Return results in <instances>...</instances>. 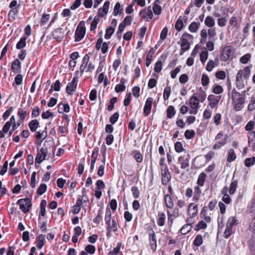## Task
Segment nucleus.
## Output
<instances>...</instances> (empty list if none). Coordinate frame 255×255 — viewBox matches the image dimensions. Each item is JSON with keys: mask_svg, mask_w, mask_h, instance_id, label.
I'll use <instances>...</instances> for the list:
<instances>
[{"mask_svg": "<svg viewBox=\"0 0 255 255\" xmlns=\"http://www.w3.org/2000/svg\"><path fill=\"white\" fill-rule=\"evenodd\" d=\"M231 98L232 103L235 104V110L237 111H241L245 103V96L234 89L232 91Z\"/></svg>", "mask_w": 255, "mask_h": 255, "instance_id": "1", "label": "nucleus"}, {"mask_svg": "<svg viewBox=\"0 0 255 255\" xmlns=\"http://www.w3.org/2000/svg\"><path fill=\"white\" fill-rule=\"evenodd\" d=\"M86 33V28L85 22L83 21H81L76 28L75 33V41L79 42L81 41L84 37Z\"/></svg>", "mask_w": 255, "mask_h": 255, "instance_id": "2", "label": "nucleus"}, {"mask_svg": "<svg viewBox=\"0 0 255 255\" xmlns=\"http://www.w3.org/2000/svg\"><path fill=\"white\" fill-rule=\"evenodd\" d=\"M161 182L164 185H167L171 178V175L167 166L160 168Z\"/></svg>", "mask_w": 255, "mask_h": 255, "instance_id": "3", "label": "nucleus"}, {"mask_svg": "<svg viewBox=\"0 0 255 255\" xmlns=\"http://www.w3.org/2000/svg\"><path fill=\"white\" fill-rule=\"evenodd\" d=\"M16 204L19 205L20 209L24 213H27L30 210L32 204L31 200L29 198L19 199Z\"/></svg>", "mask_w": 255, "mask_h": 255, "instance_id": "4", "label": "nucleus"}, {"mask_svg": "<svg viewBox=\"0 0 255 255\" xmlns=\"http://www.w3.org/2000/svg\"><path fill=\"white\" fill-rule=\"evenodd\" d=\"M47 153V149L46 147H42L40 150L37 151V155L35 158V165L37 163L40 164L44 160Z\"/></svg>", "mask_w": 255, "mask_h": 255, "instance_id": "5", "label": "nucleus"}, {"mask_svg": "<svg viewBox=\"0 0 255 255\" xmlns=\"http://www.w3.org/2000/svg\"><path fill=\"white\" fill-rule=\"evenodd\" d=\"M78 82V78L75 77L72 79L71 82L68 83L66 89V92L68 94L70 95L73 94V92H74L76 90Z\"/></svg>", "mask_w": 255, "mask_h": 255, "instance_id": "6", "label": "nucleus"}, {"mask_svg": "<svg viewBox=\"0 0 255 255\" xmlns=\"http://www.w3.org/2000/svg\"><path fill=\"white\" fill-rule=\"evenodd\" d=\"M64 33L65 31L62 28H58L53 31L52 36L57 41H61L64 37Z\"/></svg>", "mask_w": 255, "mask_h": 255, "instance_id": "7", "label": "nucleus"}, {"mask_svg": "<svg viewBox=\"0 0 255 255\" xmlns=\"http://www.w3.org/2000/svg\"><path fill=\"white\" fill-rule=\"evenodd\" d=\"M233 48L231 46H225L223 50L222 54V58L224 61H227L230 56L233 54Z\"/></svg>", "mask_w": 255, "mask_h": 255, "instance_id": "8", "label": "nucleus"}, {"mask_svg": "<svg viewBox=\"0 0 255 255\" xmlns=\"http://www.w3.org/2000/svg\"><path fill=\"white\" fill-rule=\"evenodd\" d=\"M221 99V96H216L214 95H210L208 97V100L210 102L209 106L212 109H213L217 106Z\"/></svg>", "mask_w": 255, "mask_h": 255, "instance_id": "9", "label": "nucleus"}, {"mask_svg": "<svg viewBox=\"0 0 255 255\" xmlns=\"http://www.w3.org/2000/svg\"><path fill=\"white\" fill-rule=\"evenodd\" d=\"M139 14L141 15L142 18H146L147 21H149L153 16L152 12L150 6L148 7L147 9L141 10Z\"/></svg>", "mask_w": 255, "mask_h": 255, "instance_id": "10", "label": "nucleus"}, {"mask_svg": "<svg viewBox=\"0 0 255 255\" xmlns=\"http://www.w3.org/2000/svg\"><path fill=\"white\" fill-rule=\"evenodd\" d=\"M152 102L153 99L151 97L148 98L145 102L143 109V113L145 116H148L151 112Z\"/></svg>", "mask_w": 255, "mask_h": 255, "instance_id": "11", "label": "nucleus"}, {"mask_svg": "<svg viewBox=\"0 0 255 255\" xmlns=\"http://www.w3.org/2000/svg\"><path fill=\"white\" fill-rule=\"evenodd\" d=\"M198 212V206L194 203H190L188 206V213L190 218L195 217Z\"/></svg>", "mask_w": 255, "mask_h": 255, "instance_id": "12", "label": "nucleus"}, {"mask_svg": "<svg viewBox=\"0 0 255 255\" xmlns=\"http://www.w3.org/2000/svg\"><path fill=\"white\" fill-rule=\"evenodd\" d=\"M187 19L188 18L187 16H184L183 17H182L181 16H180L175 23V29L178 31H181L184 26L183 20L186 22Z\"/></svg>", "mask_w": 255, "mask_h": 255, "instance_id": "13", "label": "nucleus"}, {"mask_svg": "<svg viewBox=\"0 0 255 255\" xmlns=\"http://www.w3.org/2000/svg\"><path fill=\"white\" fill-rule=\"evenodd\" d=\"M178 160L180 162L182 169H186L189 167V158H185L184 156H181L179 157Z\"/></svg>", "mask_w": 255, "mask_h": 255, "instance_id": "14", "label": "nucleus"}, {"mask_svg": "<svg viewBox=\"0 0 255 255\" xmlns=\"http://www.w3.org/2000/svg\"><path fill=\"white\" fill-rule=\"evenodd\" d=\"M237 87L239 89H241L245 87V83L242 76V72H238L236 76Z\"/></svg>", "mask_w": 255, "mask_h": 255, "instance_id": "15", "label": "nucleus"}, {"mask_svg": "<svg viewBox=\"0 0 255 255\" xmlns=\"http://www.w3.org/2000/svg\"><path fill=\"white\" fill-rule=\"evenodd\" d=\"M117 222L115 219L112 220V225L107 227V236L108 237H111V231L116 232L118 230Z\"/></svg>", "mask_w": 255, "mask_h": 255, "instance_id": "16", "label": "nucleus"}, {"mask_svg": "<svg viewBox=\"0 0 255 255\" xmlns=\"http://www.w3.org/2000/svg\"><path fill=\"white\" fill-rule=\"evenodd\" d=\"M70 110V108L68 104L60 103L58 105V111L59 113H68Z\"/></svg>", "mask_w": 255, "mask_h": 255, "instance_id": "17", "label": "nucleus"}, {"mask_svg": "<svg viewBox=\"0 0 255 255\" xmlns=\"http://www.w3.org/2000/svg\"><path fill=\"white\" fill-rule=\"evenodd\" d=\"M199 99L194 94L190 99V106L192 109H197L198 107Z\"/></svg>", "mask_w": 255, "mask_h": 255, "instance_id": "18", "label": "nucleus"}, {"mask_svg": "<svg viewBox=\"0 0 255 255\" xmlns=\"http://www.w3.org/2000/svg\"><path fill=\"white\" fill-rule=\"evenodd\" d=\"M89 60V56L88 54H86L83 58L82 63L80 68V71L82 73H83L86 69Z\"/></svg>", "mask_w": 255, "mask_h": 255, "instance_id": "19", "label": "nucleus"}, {"mask_svg": "<svg viewBox=\"0 0 255 255\" xmlns=\"http://www.w3.org/2000/svg\"><path fill=\"white\" fill-rule=\"evenodd\" d=\"M133 158L137 162H141L142 161L143 156L139 151L134 150H133L131 153Z\"/></svg>", "mask_w": 255, "mask_h": 255, "instance_id": "20", "label": "nucleus"}, {"mask_svg": "<svg viewBox=\"0 0 255 255\" xmlns=\"http://www.w3.org/2000/svg\"><path fill=\"white\" fill-rule=\"evenodd\" d=\"M242 72V76L244 77V79L247 80L251 74V69L248 66L246 67L243 70H240L238 72Z\"/></svg>", "mask_w": 255, "mask_h": 255, "instance_id": "21", "label": "nucleus"}, {"mask_svg": "<svg viewBox=\"0 0 255 255\" xmlns=\"http://www.w3.org/2000/svg\"><path fill=\"white\" fill-rule=\"evenodd\" d=\"M111 212L109 208H107L106 210V214L105 217V220L107 227L111 226Z\"/></svg>", "mask_w": 255, "mask_h": 255, "instance_id": "22", "label": "nucleus"}, {"mask_svg": "<svg viewBox=\"0 0 255 255\" xmlns=\"http://www.w3.org/2000/svg\"><path fill=\"white\" fill-rule=\"evenodd\" d=\"M39 126V123L36 120H33L31 121L28 124L29 128L30 130L32 132L36 131Z\"/></svg>", "mask_w": 255, "mask_h": 255, "instance_id": "23", "label": "nucleus"}, {"mask_svg": "<svg viewBox=\"0 0 255 255\" xmlns=\"http://www.w3.org/2000/svg\"><path fill=\"white\" fill-rule=\"evenodd\" d=\"M207 175L204 172L201 173L198 178L197 183L200 186H203L204 184Z\"/></svg>", "mask_w": 255, "mask_h": 255, "instance_id": "24", "label": "nucleus"}, {"mask_svg": "<svg viewBox=\"0 0 255 255\" xmlns=\"http://www.w3.org/2000/svg\"><path fill=\"white\" fill-rule=\"evenodd\" d=\"M164 200L166 206L170 209H171L173 206V203L172 199L170 195L166 194L164 197Z\"/></svg>", "mask_w": 255, "mask_h": 255, "instance_id": "25", "label": "nucleus"}, {"mask_svg": "<svg viewBox=\"0 0 255 255\" xmlns=\"http://www.w3.org/2000/svg\"><path fill=\"white\" fill-rule=\"evenodd\" d=\"M21 63L18 59L14 60L11 63V69L13 72L18 71L20 69Z\"/></svg>", "mask_w": 255, "mask_h": 255, "instance_id": "26", "label": "nucleus"}, {"mask_svg": "<svg viewBox=\"0 0 255 255\" xmlns=\"http://www.w3.org/2000/svg\"><path fill=\"white\" fill-rule=\"evenodd\" d=\"M205 24L209 27H213L215 24L214 18L211 16H207L205 19Z\"/></svg>", "mask_w": 255, "mask_h": 255, "instance_id": "27", "label": "nucleus"}, {"mask_svg": "<svg viewBox=\"0 0 255 255\" xmlns=\"http://www.w3.org/2000/svg\"><path fill=\"white\" fill-rule=\"evenodd\" d=\"M29 114V111L24 110L22 109H19L17 113V115L19 120L23 121L26 118V116Z\"/></svg>", "mask_w": 255, "mask_h": 255, "instance_id": "28", "label": "nucleus"}, {"mask_svg": "<svg viewBox=\"0 0 255 255\" xmlns=\"http://www.w3.org/2000/svg\"><path fill=\"white\" fill-rule=\"evenodd\" d=\"M37 239L38 242L37 244V247L38 249H41L45 244V236L41 234L39 235L37 237Z\"/></svg>", "mask_w": 255, "mask_h": 255, "instance_id": "29", "label": "nucleus"}, {"mask_svg": "<svg viewBox=\"0 0 255 255\" xmlns=\"http://www.w3.org/2000/svg\"><path fill=\"white\" fill-rule=\"evenodd\" d=\"M11 9L9 10L8 16L9 19L14 20L15 18V16L18 14V7H13V8H10Z\"/></svg>", "mask_w": 255, "mask_h": 255, "instance_id": "30", "label": "nucleus"}, {"mask_svg": "<svg viewBox=\"0 0 255 255\" xmlns=\"http://www.w3.org/2000/svg\"><path fill=\"white\" fill-rule=\"evenodd\" d=\"M167 112V118L168 119H171L176 114V111L175 108L172 106H169L166 110Z\"/></svg>", "mask_w": 255, "mask_h": 255, "instance_id": "31", "label": "nucleus"}, {"mask_svg": "<svg viewBox=\"0 0 255 255\" xmlns=\"http://www.w3.org/2000/svg\"><path fill=\"white\" fill-rule=\"evenodd\" d=\"M47 205V202L45 200H42L40 203V211L39 216L44 217L46 213V206Z\"/></svg>", "mask_w": 255, "mask_h": 255, "instance_id": "32", "label": "nucleus"}, {"mask_svg": "<svg viewBox=\"0 0 255 255\" xmlns=\"http://www.w3.org/2000/svg\"><path fill=\"white\" fill-rule=\"evenodd\" d=\"M159 0H155L153 6V11L155 14L159 15L160 14L162 8L161 7L157 4V2H159Z\"/></svg>", "mask_w": 255, "mask_h": 255, "instance_id": "33", "label": "nucleus"}, {"mask_svg": "<svg viewBox=\"0 0 255 255\" xmlns=\"http://www.w3.org/2000/svg\"><path fill=\"white\" fill-rule=\"evenodd\" d=\"M236 158V155L233 149H230L228 151V155L227 158V161L229 162H231L235 160Z\"/></svg>", "mask_w": 255, "mask_h": 255, "instance_id": "34", "label": "nucleus"}, {"mask_svg": "<svg viewBox=\"0 0 255 255\" xmlns=\"http://www.w3.org/2000/svg\"><path fill=\"white\" fill-rule=\"evenodd\" d=\"M200 23H198L196 22H192L189 26V30L191 32H196L198 30Z\"/></svg>", "mask_w": 255, "mask_h": 255, "instance_id": "35", "label": "nucleus"}, {"mask_svg": "<svg viewBox=\"0 0 255 255\" xmlns=\"http://www.w3.org/2000/svg\"><path fill=\"white\" fill-rule=\"evenodd\" d=\"M238 224V220L236 219L234 217H230L226 224V226L231 227L234 225H236Z\"/></svg>", "mask_w": 255, "mask_h": 255, "instance_id": "36", "label": "nucleus"}, {"mask_svg": "<svg viewBox=\"0 0 255 255\" xmlns=\"http://www.w3.org/2000/svg\"><path fill=\"white\" fill-rule=\"evenodd\" d=\"M115 30V27H113L112 26H110L106 29V34L105 35V38L106 39H110L113 34L114 33Z\"/></svg>", "mask_w": 255, "mask_h": 255, "instance_id": "37", "label": "nucleus"}, {"mask_svg": "<svg viewBox=\"0 0 255 255\" xmlns=\"http://www.w3.org/2000/svg\"><path fill=\"white\" fill-rule=\"evenodd\" d=\"M181 48L183 51H186L190 49V44L185 39L181 38Z\"/></svg>", "mask_w": 255, "mask_h": 255, "instance_id": "38", "label": "nucleus"}, {"mask_svg": "<svg viewBox=\"0 0 255 255\" xmlns=\"http://www.w3.org/2000/svg\"><path fill=\"white\" fill-rule=\"evenodd\" d=\"M27 37H22L20 38L19 41L17 42L16 44V47L18 49H22V48L24 47L26 45V40Z\"/></svg>", "mask_w": 255, "mask_h": 255, "instance_id": "39", "label": "nucleus"}, {"mask_svg": "<svg viewBox=\"0 0 255 255\" xmlns=\"http://www.w3.org/2000/svg\"><path fill=\"white\" fill-rule=\"evenodd\" d=\"M165 214L163 213L158 214V218L157 221V223L159 226H163L164 225V221L165 220Z\"/></svg>", "mask_w": 255, "mask_h": 255, "instance_id": "40", "label": "nucleus"}, {"mask_svg": "<svg viewBox=\"0 0 255 255\" xmlns=\"http://www.w3.org/2000/svg\"><path fill=\"white\" fill-rule=\"evenodd\" d=\"M255 109V96H252L248 106V110L253 111Z\"/></svg>", "mask_w": 255, "mask_h": 255, "instance_id": "41", "label": "nucleus"}, {"mask_svg": "<svg viewBox=\"0 0 255 255\" xmlns=\"http://www.w3.org/2000/svg\"><path fill=\"white\" fill-rule=\"evenodd\" d=\"M192 228V226L189 224H187L185 225H184L182 228L180 230V233L182 235H185L189 233Z\"/></svg>", "mask_w": 255, "mask_h": 255, "instance_id": "42", "label": "nucleus"}, {"mask_svg": "<svg viewBox=\"0 0 255 255\" xmlns=\"http://www.w3.org/2000/svg\"><path fill=\"white\" fill-rule=\"evenodd\" d=\"M99 152V148L98 147H95L92 152V156H91V162L93 163H95L97 159L98 156Z\"/></svg>", "mask_w": 255, "mask_h": 255, "instance_id": "43", "label": "nucleus"}, {"mask_svg": "<svg viewBox=\"0 0 255 255\" xmlns=\"http://www.w3.org/2000/svg\"><path fill=\"white\" fill-rule=\"evenodd\" d=\"M238 186V182L237 181H234L231 182L230 185L229 193L232 195L233 194Z\"/></svg>", "mask_w": 255, "mask_h": 255, "instance_id": "44", "label": "nucleus"}, {"mask_svg": "<svg viewBox=\"0 0 255 255\" xmlns=\"http://www.w3.org/2000/svg\"><path fill=\"white\" fill-rule=\"evenodd\" d=\"M201 39H200V43L202 44H204L206 42L207 33V31L205 29H203L201 31Z\"/></svg>", "mask_w": 255, "mask_h": 255, "instance_id": "45", "label": "nucleus"}, {"mask_svg": "<svg viewBox=\"0 0 255 255\" xmlns=\"http://www.w3.org/2000/svg\"><path fill=\"white\" fill-rule=\"evenodd\" d=\"M203 244V238L202 236L201 235H198L193 242V244L199 247L201 246Z\"/></svg>", "mask_w": 255, "mask_h": 255, "instance_id": "46", "label": "nucleus"}, {"mask_svg": "<svg viewBox=\"0 0 255 255\" xmlns=\"http://www.w3.org/2000/svg\"><path fill=\"white\" fill-rule=\"evenodd\" d=\"M47 190V186L45 184H41L37 190V193L41 195L44 194Z\"/></svg>", "mask_w": 255, "mask_h": 255, "instance_id": "47", "label": "nucleus"}, {"mask_svg": "<svg viewBox=\"0 0 255 255\" xmlns=\"http://www.w3.org/2000/svg\"><path fill=\"white\" fill-rule=\"evenodd\" d=\"M184 135L186 139H190L195 135V132L193 130L187 129L185 131Z\"/></svg>", "mask_w": 255, "mask_h": 255, "instance_id": "48", "label": "nucleus"}, {"mask_svg": "<svg viewBox=\"0 0 255 255\" xmlns=\"http://www.w3.org/2000/svg\"><path fill=\"white\" fill-rule=\"evenodd\" d=\"M121 5L120 2H117L116 3L113 11V14L114 15H117L119 13H120L123 11V9H121Z\"/></svg>", "mask_w": 255, "mask_h": 255, "instance_id": "49", "label": "nucleus"}, {"mask_svg": "<svg viewBox=\"0 0 255 255\" xmlns=\"http://www.w3.org/2000/svg\"><path fill=\"white\" fill-rule=\"evenodd\" d=\"M171 93V88L169 86H167L165 88L163 92V99L164 100H167L169 98Z\"/></svg>", "mask_w": 255, "mask_h": 255, "instance_id": "50", "label": "nucleus"}, {"mask_svg": "<svg viewBox=\"0 0 255 255\" xmlns=\"http://www.w3.org/2000/svg\"><path fill=\"white\" fill-rule=\"evenodd\" d=\"M102 210L100 209L98 211V214L95 218L94 219L93 221L94 223L98 224L102 220Z\"/></svg>", "mask_w": 255, "mask_h": 255, "instance_id": "51", "label": "nucleus"}, {"mask_svg": "<svg viewBox=\"0 0 255 255\" xmlns=\"http://www.w3.org/2000/svg\"><path fill=\"white\" fill-rule=\"evenodd\" d=\"M38 221H39V228L40 229H41V231L42 232H46L47 231V229H46V224H47V222L46 221H43V222H40V217L39 216V218H38Z\"/></svg>", "mask_w": 255, "mask_h": 255, "instance_id": "52", "label": "nucleus"}, {"mask_svg": "<svg viewBox=\"0 0 255 255\" xmlns=\"http://www.w3.org/2000/svg\"><path fill=\"white\" fill-rule=\"evenodd\" d=\"M208 57V52L207 50L202 51L200 53V59L202 63H204L207 60Z\"/></svg>", "mask_w": 255, "mask_h": 255, "instance_id": "53", "label": "nucleus"}, {"mask_svg": "<svg viewBox=\"0 0 255 255\" xmlns=\"http://www.w3.org/2000/svg\"><path fill=\"white\" fill-rule=\"evenodd\" d=\"M255 162V157L247 158L245 160V164L247 167H250L254 164Z\"/></svg>", "mask_w": 255, "mask_h": 255, "instance_id": "54", "label": "nucleus"}, {"mask_svg": "<svg viewBox=\"0 0 255 255\" xmlns=\"http://www.w3.org/2000/svg\"><path fill=\"white\" fill-rule=\"evenodd\" d=\"M121 245H122L121 243H118L117 247L114 249L113 251H110L109 253V255H117V254H118L120 251Z\"/></svg>", "mask_w": 255, "mask_h": 255, "instance_id": "55", "label": "nucleus"}, {"mask_svg": "<svg viewBox=\"0 0 255 255\" xmlns=\"http://www.w3.org/2000/svg\"><path fill=\"white\" fill-rule=\"evenodd\" d=\"M209 79L208 78V76L205 74H203L202 75V78H201L202 85L203 86H206L209 84Z\"/></svg>", "mask_w": 255, "mask_h": 255, "instance_id": "56", "label": "nucleus"}, {"mask_svg": "<svg viewBox=\"0 0 255 255\" xmlns=\"http://www.w3.org/2000/svg\"><path fill=\"white\" fill-rule=\"evenodd\" d=\"M103 164L101 165L98 169L97 174L100 176H102L104 174V169H105V158L102 160Z\"/></svg>", "mask_w": 255, "mask_h": 255, "instance_id": "57", "label": "nucleus"}, {"mask_svg": "<svg viewBox=\"0 0 255 255\" xmlns=\"http://www.w3.org/2000/svg\"><path fill=\"white\" fill-rule=\"evenodd\" d=\"M174 148H175V151L177 152H181L184 149L183 146H182V144L179 141H177L175 143Z\"/></svg>", "mask_w": 255, "mask_h": 255, "instance_id": "58", "label": "nucleus"}, {"mask_svg": "<svg viewBox=\"0 0 255 255\" xmlns=\"http://www.w3.org/2000/svg\"><path fill=\"white\" fill-rule=\"evenodd\" d=\"M119 117V114L118 112L115 113L110 118V121L113 125L115 124L118 120Z\"/></svg>", "mask_w": 255, "mask_h": 255, "instance_id": "59", "label": "nucleus"}, {"mask_svg": "<svg viewBox=\"0 0 255 255\" xmlns=\"http://www.w3.org/2000/svg\"><path fill=\"white\" fill-rule=\"evenodd\" d=\"M49 14L45 13L43 14L40 21V24L41 25H44L49 19Z\"/></svg>", "mask_w": 255, "mask_h": 255, "instance_id": "60", "label": "nucleus"}, {"mask_svg": "<svg viewBox=\"0 0 255 255\" xmlns=\"http://www.w3.org/2000/svg\"><path fill=\"white\" fill-rule=\"evenodd\" d=\"M223 92V88L220 85H216L213 89V92L215 94H220Z\"/></svg>", "mask_w": 255, "mask_h": 255, "instance_id": "61", "label": "nucleus"}, {"mask_svg": "<svg viewBox=\"0 0 255 255\" xmlns=\"http://www.w3.org/2000/svg\"><path fill=\"white\" fill-rule=\"evenodd\" d=\"M215 76L219 79L224 80L226 78V73L223 71H219L216 73Z\"/></svg>", "mask_w": 255, "mask_h": 255, "instance_id": "62", "label": "nucleus"}, {"mask_svg": "<svg viewBox=\"0 0 255 255\" xmlns=\"http://www.w3.org/2000/svg\"><path fill=\"white\" fill-rule=\"evenodd\" d=\"M85 251L90 254H93L95 252V247L91 245H87L85 248Z\"/></svg>", "mask_w": 255, "mask_h": 255, "instance_id": "63", "label": "nucleus"}, {"mask_svg": "<svg viewBox=\"0 0 255 255\" xmlns=\"http://www.w3.org/2000/svg\"><path fill=\"white\" fill-rule=\"evenodd\" d=\"M250 57L251 55L250 54H246L241 57L240 61L243 64H246L249 61Z\"/></svg>", "mask_w": 255, "mask_h": 255, "instance_id": "64", "label": "nucleus"}]
</instances>
